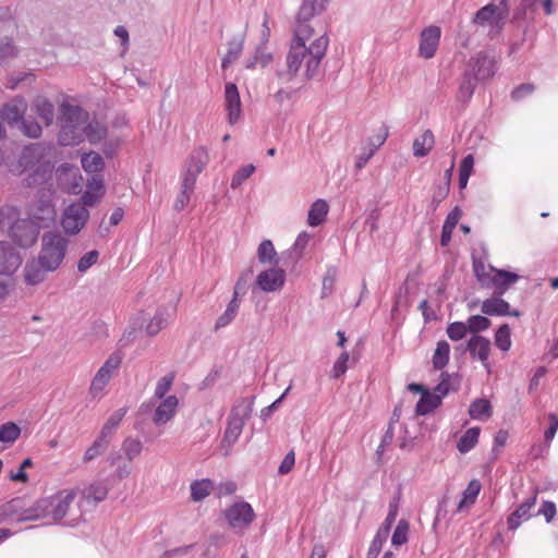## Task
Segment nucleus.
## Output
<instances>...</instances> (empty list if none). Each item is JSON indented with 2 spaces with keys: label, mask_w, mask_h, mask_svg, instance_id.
<instances>
[{
  "label": "nucleus",
  "mask_w": 558,
  "mask_h": 558,
  "mask_svg": "<svg viewBox=\"0 0 558 558\" xmlns=\"http://www.w3.org/2000/svg\"><path fill=\"white\" fill-rule=\"evenodd\" d=\"M493 413V408L487 399H476L469 408V415L472 420L486 422Z\"/></svg>",
  "instance_id": "32"
},
{
  "label": "nucleus",
  "mask_w": 558,
  "mask_h": 558,
  "mask_svg": "<svg viewBox=\"0 0 558 558\" xmlns=\"http://www.w3.org/2000/svg\"><path fill=\"white\" fill-rule=\"evenodd\" d=\"M109 444L104 441L101 438L97 437L93 444L84 451L82 457V462L84 464H88L101 454L105 453Z\"/></svg>",
  "instance_id": "42"
},
{
  "label": "nucleus",
  "mask_w": 558,
  "mask_h": 558,
  "mask_svg": "<svg viewBox=\"0 0 558 558\" xmlns=\"http://www.w3.org/2000/svg\"><path fill=\"white\" fill-rule=\"evenodd\" d=\"M389 531H387V527H380L377 530V533L376 535L374 536V539L372 541L371 543V546L368 548V551H367V558H376L381 548H383V545L386 543L388 536H389Z\"/></svg>",
  "instance_id": "47"
},
{
  "label": "nucleus",
  "mask_w": 558,
  "mask_h": 558,
  "mask_svg": "<svg viewBox=\"0 0 558 558\" xmlns=\"http://www.w3.org/2000/svg\"><path fill=\"white\" fill-rule=\"evenodd\" d=\"M39 229L28 218L17 219L10 228V235L21 247L27 248L37 241Z\"/></svg>",
  "instance_id": "13"
},
{
  "label": "nucleus",
  "mask_w": 558,
  "mask_h": 558,
  "mask_svg": "<svg viewBox=\"0 0 558 558\" xmlns=\"http://www.w3.org/2000/svg\"><path fill=\"white\" fill-rule=\"evenodd\" d=\"M495 343L501 351H508L511 348L510 328L508 325H501L495 333Z\"/></svg>",
  "instance_id": "52"
},
{
  "label": "nucleus",
  "mask_w": 558,
  "mask_h": 558,
  "mask_svg": "<svg viewBox=\"0 0 558 558\" xmlns=\"http://www.w3.org/2000/svg\"><path fill=\"white\" fill-rule=\"evenodd\" d=\"M194 189L195 184L181 180L180 192L173 203V209L175 211H182L189 205Z\"/></svg>",
  "instance_id": "40"
},
{
  "label": "nucleus",
  "mask_w": 558,
  "mask_h": 558,
  "mask_svg": "<svg viewBox=\"0 0 558 558\" xmlns=\"http://www.w3.org/2000/svg\"><path fill=\"white\" fill-rule=\"evenodd\" d=\"M490 268H493V267L492 266L486 267L482 263H474L475 276H476L477 280L484 286H489L492 283L493 272H490Z\"/></svg>",
  "instance_id": "61"
},
{
  "label": "nucleus",
  "mask_w": 558,
  "mask_h": 558,
  "mask_svg": "<svg viewBox=\"0 0 558 558\" xmlns=\"http://www.w3.org/2000/svg\"><path fill=\"white\" fill-rule=\"evenodd\" d=\"M328 0H304L298 12L293 38L286 56V68L277 72L281 85L290 84L299 77L303 82L319 76L320 65L326 56L329 38L305 24L314 15L326 9Z\"/></svg>",
  "instance_id": "1"
},
{
  "label": "nucleus",
  "mask_w": 558,
  "mask_h": 558,
  "mask_svg": "<svg viewBox=\"0 0 558 558\" xmlns=\"http://www.w3.org/2000/svg\"><path fill=\"white\" fill-rule=\"evenodd\" d=\"M33 109L47 125L52 123L54 118V108L48 99L41 96L37 97L34 100Z\"/></svg>",
  "instance_id": "35"
},
{
  "label": "nucleus",
  "mask_w": 558,
  "mask_h": 558,
  "mask_svg": "<svg viewBox=\"0 0 558 558\" xmlns=\"http://www.w3.org/2000/svg\"><path fill=\"white\" fill-rule=\"evenodd\" d=\"M482 489V484L478 480H472L465 490L462 494V499L460 500L457 511L462 512L464 509L473 506L477 499Z\"/></svg>",
  "instance_id": "31"
},
{
  "label": "nucleus",
  "mask_w": 558,
  "mask_h": 558,
  "mask_svg": "<svg viewBox=\"0 0 558 558\" xmlns=\"http://www.w3.org/2000/svg\"><path fill=\"white\" fill-rule=\"evenodd\" d=\"M238 291H234V296L228 304L226 311L218 317L215 324L216 329L223 328L228 326L236 316L239 311V302H238Z\"/></svg>",
  "instance_id": "41"
},
{
  "label": "nucleus",
  "mask_w": 558,
  "mask_h": 558,
  "mask_svg": "<svg viewBox=\"0 0 558 558\" xmlns=\"http://www.w3.org/2000/svg\"><path fill=\"white\" fill-rule=\"evenodd\" d=\"M209 155L205 147L195 148L185 161L181 180L196 185L199 173L206 168Z\"/></svg>",
  "instance_id": "12"
},
{
  "label": "nucleus",
  "mask_w": 558,
  "mask_h": 558,
  "mask_svg": "<svg viewBox=\"0 0 558 558\" xmlns=\"http://www.w3.org/2000/svg\"><path fill=\"white\" fill-rule=\"evenodd\" d=\"M508 13L509 7L505 1H499L498 4L489 3L477 11L473 23L483 28H487L488 34L495 36L504 27Z\"/></svg>",
  "instance_id": "7"
},
{
  "label": "nucleus",
  "mask_w": 558,
  "mask_h": 558,
  "mask_svg": "<svg viewBox=\"0 0 558 558\" xmlns=\"http://www.w3.org/2000/svg\"><path fill=\"white\" fill-rule=\"evenodd\" d=\"M441 31L438 26L430 25L424 28L420 36L418 54L424 59H430L435 56Z\"/></svg>",
  "instance_id": "19"
},
{
  "label": "nucleus",
  "mask_w": 558,
  "mask_h": 558,
  "mask_svg": "<svg viewBox=\"0 0 558 558\" xmlns=\"http://www.w3.org/2000/svg\"><path fill=\"white\" fill-rule=\"evenodd\" d=\"M24 135L37 138L41 135V126L35 121L23 120L20 126Z\"/></svg>",
  "instance_id": "62"
},
{
  "label": "nucleus",
  "mask_w": 558,
  "mask_h": 558,
  "mask_svg": "<svg viewBox=\"0 0 558 558\" xmlns=\"http://www.w3.org/2000/svg\"><path fill=\"white\" fill-rule=\"evenodd\" d=\"M348 362H349V353L342 352L333 364L332 372H333L335 377H340L347 372Z\"/></svg>",
  "instance_id": "64"
},
{
  "label": "nucleus",
  "mask_w": 558,
  "mask_h": 558,
  "mask_svg": "<svg viewBox=\"0 0 558 558\" xmlns=\"http://www.w3.org/2000/svg\"><path fill=\"white\" fill-rule=\"evenodd\" d=\"M409 523L405 520H400L392 534L391 543L393 546H401L408 542Z\"/></svg>",
  "instance_id": "54"
},
{
  "label": "nucleus",
  "mask_w": 558,
  "mask_h": 558,
  "mask_svg": "<svg viewBox=\"0 0 558 558\" xmlns=\"http://www.w3.org/2000/svg\"><path fill=\"white\" fill-rule=\"evenodd\" d=\"M27 110V104L23 98H14L1 109V118L10 125L22 122Z\"/></svg>",
  "instance_id": "25"
},
{
  "label": "nucleus",
  "mask_w": 558,
  "mask_h": 558,
  "mask_svg": "<svg viewBox=\"0 0 558 558\" xmlns=\"http://www.w3.org/2000/svg\"><path fill=\"white\" fill-rule=\"evenodd\" d=\"M143 444L140 439L126 437L122 444V451L128 460H133L142 452Z\"/></svg>",
  "instance_id": "48"
},
{
  "label": "nucleus",
  "mask_w": 558,
  "mask_h": 558,
  "mask_svg": "<svg viewBox=\"0 0 558 558\" xmlns=\"http://www.w3.org/2000/svg\"><path fill=\"white\" fill-rule=\"evenodd\" d=\"M214 489V484L209 480L196 481L191 485V496L194 501H201L209 496Z\"/></svg>",
  "instance_id": "46"
},
{
  "label": "nucleus",
  "mask_w": 558,
  "mask_h": 558,
  "mask_svg": "<svg viewBox=\"0 0 558 558\" xmlns=\"http://www.w3.org/2000/svg\"><path fill=\"white\" fill-rule=\"evenodd\" d=\"M109 488L105 480H95L83 488L78 487V500L83 509L95 507L106 499Z\"/></svg>",
  "instance_id": "15"
},
{
  "label": "nucleus",
  "mask_w": 558,
  "mask_h": 558,
  "mask_svg": "<svg viewBox=\"0 0 558 558\" xmlns=\"http://www.w3.org/2000/svg\"><path fill=\"white\" fill-rule=\"evenodd\" d=\"M20 427L12 422H8L0 427V441L13 444L20 436Z\"/></svg>",
  "instance_id": "50"
},
{
  "label": "nucleus",
  "mask_w": 558,
  "mask_h": 558,
  "mask_svg": "<svg viewBox=\"0 0 558 558\" xmlns=\"http://www.w3.org/2000/svg\"><path fill=\"white\" fill-rule=\"evenodd\" d=\"M225 108L227 111L228 122L235 124L242 113V104L238 87L233 83H227L225 86Z\"/></svg>",
  "instance_id": "20"
},
{
  "label": "nucleus",
  "mask_w": 558,
  "mask_h": 558,
  "mask_svg": "<svg viewBox=\"0 0 558 558\" xmlns=\"http://www.w3.org/2000/svg\"><path fill=\"white\" fill-rule=\"evenodd\" d=\"M87 509L78 500V486L66 487L37 500L21 520H43L45 524L77 525Z\"/></svg>",
  "instance_id": "2"
},
{
  "label": "nucleus",
  "mask_w": 558,
  "mask_h": 558,
  "mask_svg": "<svg viewBox=\"0 0 558 558\" xmlns=\"http://www.w3.org/2000/svg\"><path fill=\"white\" fill-rule=\"evenodd\" d=\"M16 54V48L13 41L9 38L2 40L0 45V64L7 59H10Z\"/></svg>",
  "instance_id": "63"
},
{
  "label": "nucleus",
  "mask_w": 558,
  "mask_h": 558,
  "mask_svg": "<svg viewBox=\"0 0 558 558\" xmlns=\"http://www.w3.org/2000/svg\"><path fill=\"white\" fill-rule=\"evenodd\" d=\"M125 414H126V409H124V408H120V409L116 410L102 425L98 437L101 438L107 444H109L112 436L117 432L120 423L122 422L123 417L125 416Z\"/></svg>",
  "instance_id": "28"
},
{
  "label": "nucleus",
  "mask_w": 558,
  "mask_h": 558,
  "mask_svg": "<svg viewBox=\"0 0 558 558\" xmlns=\"http://www.w3.org/2000/svg\"><path fill=\"white\" fill-rule=\"evenodd\" d=\"M244 423V417L238 413H233L230 416L223 439L229 446L233 445L238 440L242 433Z\"/></svg>",
  "instance_id": "33"
},
{
  "label": "nucleus",
  "mask_w": 558,
  "mask_h": 558,
  "mask_svg": "<svg viewBox=\"0 0 558 558\" xmlns=\"http://www.w3.org/2000/svg\"><path fill=\"white\" fill-rule=\"evenodd\" d=\"M329 211V206L325 199H316L310 207L307 213V223L311 227L322 225Z\"/></svg>",
  "instance_id": "30"
},
{
  "label": "nucleus",
  "mask_w": 558,
  "mask_h": 558,
  "mask_svg": "<svg viewBox=\"0 0 558 558\" xmlns=\"http://www.w3.org/2000/svg\"><path fill=\"white\" fill-rule=\"evenodd\" d=\"M446 392L447 389L444 388L442 385H438L435 392L424 391L416 404V414L426 415L439 407L441 403V397L445 396Z\"/></svg>",
  "instance_id": "23"
},
{
  "label": "nucleus",
  "mask_w": 558,
  "mask_h": 558,
  "mask_svg": "<svg viewBox=\"0 0 558 558\" xmlns=\"http://www.w3.org/2000/svg\"><path fill=\"white\" fill-rule=\"evenodd\" d=\"M480 434V427H471L468 430H465L457 444V449L459 450V452L468 453L469 451H471L477 445Z\"/></svg>",
  "instance_id": "36"
},
{
  "label": "nucleus",
  "mask_w": 558,
  "mask_h": 558,
  "mask_svg": "<svg viewBox=\"0 0 558 558\" xmlns=\"http://www.w3.org/2000/svg\"><path fill=\"white\" fill-rule=\"evenodd\" d=\"M434 135L427 130L413 142V153L416 157L426 156L434 146Z\"/></svg>",
  "instance_id": "39"
},
{
  "label": "nucleus",
  "mask_w": 558,
  "mask_h": 558,
  "mask_svg": "<svg viewBox=\"0 0 558 558\" xmlns=\"http://www.w3.org/2000/svg\"><path fill=\"white\" fill-rule=\"evenodd\" d=\"M399 502H400V492H398L397 495L393 497V499L389 502L388 514H387L384 523L380 525V527H387V531L390 532V529L398 515Z\"/></svg>",
  "instance_id": "56"
},
{
  "label": "nucleus",
  "mask_w": 558,
  "mask_h": 558,
  "mask_svg": "<svg viewBox=\"0 0 558 558\" xmlns=\"http://www.w3.org/2000/svg\"><path fill=\"white\" fill-rule=\"evenodd\" d=\"M272 60V54L267 50L265 45H260L256 48L253 56L247 58L245 66L247 69H255L257 66L265 68Z\"/></svg>",
  "instance_id": "37"
},
{
  "label": "nucleus",
  "mask_w": 558,
  "mask_h": 558,
  "mask_svg": "<svg viewBox=\"0 0 558 558\" xmlns=\"http://www.w3.org/2000/svg\"><path fill=\"white\" fill-rule=\"evenodd\" d=\"M22 262L20 252L12 243L0 241V276H12Z\"/></svg>",
  "instance_id": "17"
},
{
  "label": "nucleus",
  "mask_w": 558,
  "mask_h": 558,
  "mask_svg": "<svg viewBox=\"0 0 558 558\" xmlns=\"http://www.w3.org/2000/svg\"><path fill=\"white\" fill-rule=\"evenodd\" d=\"M104 194V183L100 177H93L87 183V190L82 195L83 205L92 206L97 203Z\"/></svg>",
  "instance_id": "29"
},
{
  "label": "nucleus",
  "mask_w": 558,
  "mask_h": 558,
  "mask_svg": "<svg viewBox=\"0 0 558 558\" xmlns=\"http://www.w3.org/2000/svg\"><path fill=\"white\" fill-rule=\"evenodd\" d=\"M337 279V269L335 267H328L323 278L320 298L326 299L332 292Z\"/></svg>",
  "instance_id": "51"
},
{
  "label": "nucleus",
  "mask_w": 558,
  "mask_h": 558,
  "mask_svg": "<svg viewBox=\"0 0 558 558\" xmlns=\"http://www.w3.org/2000/svg\"><path fill=\"white\" fill-rule=\"evenodd\" d=\"M225 517L231 529L242 532L253 522L255 513L248 502L238 501L226 510Z\"/></svg>",
  "instance_id": "11"
},
{
  "label": "nucleus",
  "mask_w": 558,
  "mask_h": 558,
  "mask_svg": "<svg viewBox=\"0 0 558 558\" xmlns=\"http://www.w3.org/2000/svg\"><path fill=\"white\" fill-rule=\"evenodd\" d=\"M462 216V213L459 207L453 208L447 216L441 231V245L446 246L449 244L451 240V234L454 228L457 227L460 218Z\"/></svg>",
  "instance_id": "34"
},
{
  "label": "nucleus",
  "mask_w": 558,
  "mask_h": 558,
  "mask_svg": "<svg viewBox=\"0 0 558 558\" xmlns=\"http://www.w3.org/2000/svg\"><path fill=\"white\" fill-rule=\"evenodd\" d=\"M99 253L96 250L84 254L77 262V270L82 274L86 272L98 260Z\"/></svg>",
  "instance_id": "59"
},
{
  "label": "nucleus",
  "mask_w": 558,
  "mask_h": 558,
  "mask_svg": "<svg viewBox=\"0 0 558 558\" xmlns=\"http://www.w3.org/2000/svg\"><path fill=\"white\" fill-rule=\"evenodd\" d=\"M475 82L476 81L473 78V76L468 75V72H466L465 77L459 88V98L460 99L469 100L472 97L474 89H475Z\"/></svg>",
  "instance_id": "60"
},
{
  "label": "nucleus",
  "mask_w": 558,
  "mask_h": 558,
  "mask_svg": "<svg viewBox=\"0 0 558 558\" xmlns=\"http://www.w3.org/2000/svg\"><path fill=\"white\" fill-rule=\"evenodd\" d=\"M174 376L167 374L158 379L154 395L149 400V404L154 408L151 420L155 425L160 426L170 422L177 414L179 408V399L174 395H170Z\"/></svg>",
  "instance_id": "4"
},
{
  "label": "nucleus",
  "mask_w": 558,
  "mask_h": 558,
  "mask_svg": "<svg viewBox=\"0 0 558 558\" xmlns=\"http://www.w3.org/2000/svg\"><path fill=\"white\" fill-rule=\"evenodd\" d=\"M88 218V209L82 203H74L64 208L61 227L68 235H75L85 227Z\"/></svg>",
  "instance_id": "10"
},
{
  "label": "nucleus",
  "mask_w": 558,
  "mask_h": 558,
  "mask_svg": "<svg viewBox=\"0 0 558 558\" xmlns=\"http://www.w3.org/2000/svg\"><path fill=\"white\" fill-rule=\"evenodd\" d=\"M466 348L472 357L478 359L484 367H489L490 341L488 339L473 335L468 341Z\"/></svg>",
  "instance_id": "24"
},
{
  "label": "nucleus",
  "mask_w": 558,
  "mask_h": 558,
  "mask_svg": "<svg viewBox=\"0 0 558 558\" xmlns=\"http://www.w3.org/2000/svg\"><path fill=\"white\" fill-rule=\"evenodd\" d=\"M41 157L43 149L37 144L26 147L22 153L19 161L21 171H27L36 167L34 173L26 179L29 186L44 183L51 177V168L49 163L40 162Z\"/></svg>",
  "instance_id": "6"
},
{
  "label": "nucleus",
  "mask_w": 558,
  "mask_h": 558,
  "mask_svg": "<svg viewBox=\"0 0 558 558\" xmlns=\"http://www.w3.org/2000/svg\"><path fill=\"white\" fill-rule=\"evenodd\" d=\"M61 112V131L59 134L61 145H75L85 138L96 144L106 136V128L98 121H89L88 113L80 107L63 104Z\"/></svg>",
  "instance_id": "3"
},
{
  "label": "nucleus",
  "mask_w": 558,
  "mask_h": 558,
  "mask_svg": "<svg viewBox=\"0 0 558 558\" xmlns=\"http://www.w3.org/2000/svg\"><path fill=\"white\" fill-rule=\"evenodd\" d=\"M490 272H493L490 284L499 295H502L520 278L519 275L502 269L490 268Z\"/></svg>",
  "instance_id": "26"
},
{
  "label": "nucleus",
  "mask_w": 558,
  "mask_h": 558,
  "mask_svg": "<svg viewBox=\"0 0 558 558\" xmlns=\"http://www.w3.org/2000/svg\"><path fill=\"white\" fill-rule=\"evenodd\" d=\"M83 169L88 173H97L104 168V160L97 153H89L82 156L81 159Z\"/></svg>",
  "instance_id": "44"
},
{
  "label": "nucleus",
  "mask_w": 558,
  "mask_h": 558,
  "mask_svg": "<svg viewBox=\"0 0 558 558\" xmlns=\"http://www.w3.org/2000/svg\"><path fill=\"white\" fill-rule=\"evenodd\" d=\"M57 178L60 185L70 193L76 194L81 190L82 177L78 169L68 163L57 169Z\"/></svg>",
  "instance_id": "21"
},
{
  "label": "nucleus",
  "mask_w": 558,
  "mask_h": 558,
  "mask_svg": "<svg viewBox=\"0 0 558 558\" xmlns=\"http://www.w3.org/2000/svg\"><path fill=\"white\" fill-rule=\"evenodd\" d=\"M68 240L57 231L45 232L40 241V250L36 256L46 267L54 271L62 265L66 251Z\"/></svg>",
  "instance_id": "5"
},
{
  "label": "nucleus",
  "mask_w": 558,
  "mask_h": 558,
  "mask_svg": "<svg viewBox=\"0 0 558 558\" xmlns=\"http://www.w3.org/2000/svg\"><path fill=\"white\" fill-rule=\"evenodd\" d=\"M255 171L253 165H246L241 167L232 177L231 187L238 189L246 179H248Z\"/></svg>",
  "instance_id": "58"
},
{
  "label": "nucleus",
  "mask_w": 558,
  "mask_h": 558,
  "mask_svg": "<svg viewBox=\"0 0 558 558\" xmlns=\"http://www.w3.org/2000/svg\"><path fill=\"white\" fill-rule=\"evenodd\" d=\"M387 137H388V128L385 125H381L378 129V131L367 140V143L364 146V148L366 150L368 149L369 151H372V154H375V151L386 142Z\"/></svg>",
  "instance_id": "49"
},
{
  "label": "nucleus",
  "mask_w": 558,
  "mask_h": 558,
  "mask_svg": "<svg viewBox=\"0 0 558 558\" xmlns=\"http://www.w3.org/2000/svg\"><path fill=\"white\" fill-rule=\"evenodd\" d=\"M481 310L484 314L490 316L519 315L518 311L510 312L509 303L500 298H492L485 300L482 303Z\"/></svg>",
  "instance_id": "27"
},
{
  "label": "nucleus",
  "mask_w": 558,
  "mask_h": 558,
  "mask_svg": "<svg viewBox=\"0 0 558 558\" xmlns=\"http://www.w3.org/2000/svg\"><path fill=\"white\" fill-rule=\"evenodd\" d=\"M450 355V345L447 341L441 340L437 343L436 350L433 355V364L434 367L437 369L444 368L448 361Z\"/></svg>",
  "instance_id": "43"
},
{
  "label": "nucleus",
  "mask_w": 558,
  "mask_h": 558,
  "mask_svg": "<svg viewBox=\"0 0 558 558\" xmlns=\"http://www.w3.org/2000/svg\"><path fill=\"white\" fill-rule=\"evenodd\" d=\"M468 330L472 333H477L489 328L490 320L482 315L470 316L466 320Z\"/></svg>",
  "instance_id": "53"
},
{
  "label": "nucleus",
  "mask_w": 558,
  "mask_h": 558,
  "mask_svg": "<svg viewBox=\"0 0 558 558\" xmlns=\"http://www.w3.org/2000/svg\"><path fill=\"white\" fill-rule=\"evenodd\" d=\"M28 219L37 227L49 228L54 225L57 219L56 206L51 201V192H43L28 207Z\"/></svg>",
  "instance_id": "8"
},
{
  "label": "nucleus",
  "mask_w": 558,
  "mask_h": 558,
  "mask_svg": "<svg viewBox=\"0 0 558 558\" xmlns=\"http://www.w3.org/2000/svg\"><path fill=\"white\" fill-rule=\"evenodd\" d=\"M536 504V496L529 497L523 501L507 520L508 529L515 531L523 522L533 515V509Z\"/></svg>",
  "instance_id": "22"
},
{
  "label": "nucleus",
  "mask_w": 558,
  "mask_h": 558,
  "mask_svg": "<svg viewBox=\"0 0 558 558\" xmlns=\"http://www.w3.org/2000/svg\"><path fill=\"white\" fill-rule=\"evenodd\" d=\"M168 323V314L165 310H159L156 312L154 317L149 320V323L145 326V331L149 336L157 335L162 328L166 327Z\"/></svg>",
  "instance_id": "45"
},
{
  "label": "nucleus",
  "mask_w": 558,
  "mask_h": 558,
  "mask_svg": "<svg viewBox=\"0 0 558 558\" xmlns=\"http://www.w3.org/2000/svg\"><path fill=\"white\" fill-rule=\"evenodd\" d=\"M313 235L307 231H302L296 236L291 250L298 258H300L308 243L312 241Z\"/></svg>",
  "instance_id": "55"
},
{
  "label": "nucleus",
  "mask_w": 558,
  "mask_h": 558,
  "mask_svg": "<svg viewBox=\"0 0 558 558\" xmlns=\"http://www.w3.org/2000/svg\"><path fill=\"white\" fill-rule=\"evenodd\" d=\"M468 331L466 323L462 322L451 323L447 327V336L453 341L463 339Z\"/></svg>",
  "instance_id": "57"
},
{
  "label": "nucleus",
  "mask_w": 558,
  "mask_h": 558,
  "mask_svg": "<svg viewBox=\"0 0 558 558\" xmlns=\"http://www.w3.org/2000/svg\"><path fill=\"white\" fill-rule=\"evenodd\" d=\"M121 364V356L119 354L110 355L102 366L95 374L90 387H89V396L94 400L101 399L106 393V387L110 383L111 378L118 371Z\"/></svg>",
  "instance_id": "9"
},
{
  "label": "nucleus",
  "mask_w": 558,
  "mask_h": 558,
  "mask_svg": "<svg viewBox=\"0 0 558 558\" xmlns=\"http://www.w3.org/2000/svg\"><path fill=\"white\" fill-rule=\"evenodd\" d=\"M286 278V270L272 265L257 275L256 284L264 292H278L284 287Z\"/></svg>",
  "instance_id": "14"
},
{
  "label": "nucleus",
  "mask_w": 558,
  "mask_h": 558,
  "mask_svg": "<svg viewBox=\"0 0 558 558\" xmlns=\"http://www.w3.org/2000/svg\"><path fill=\"white\" fill-rule=\"evenodd\" d=\"M468 75L473 76L475 81H486L494 76L496 72V61L486 53L480 52L470 60Z\"/></svg>",
  "instance_id": "16"
},
{
  "label": "nucleus",
  "mask_w": 558,
  "mask_h": 558,
  "mask_svg": "<svg viewBox=\"0 0 558 558\" xmlns=\"http://www.w3.org/2000/svg\"><path fill=\"white\" fill-rule=\"evenodd\" d=\"M257 258L262 264L278 265V254L270 240H264L260 242L257 248Z\"/></svg>",
  "instance_id": "38"
},
{
  "label": "nucleus",
  "mask_w": 558,
  "mask_h": 558,
  "mask_svg": "<svg viewBox=\"0 0 558 558\" xmlns=\"http://www.w3.org/2000/svg\"><path fill=\"white\" fill-rule=\"evenodd\" d=\"M53 271V269L46 267L37 257H33L25 263L22 277L26 286L36 287L47 279L49 272Z\"/></svg>",
  "instance_id": "18"
}]
</instances>
